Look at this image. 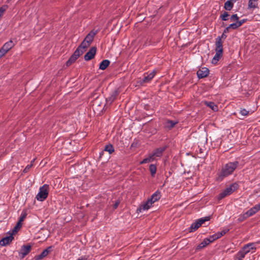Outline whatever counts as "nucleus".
Instances as JSON below:
<instances>
[{"instance_id":"nucleus-1","label":"nucleus","mask_w":260,"mask_h":260,"mask_svg":"<svg viewBox=\"0 0 260 260\" xmlns=\"http://www.w3.org/2000/svg\"><path fill=\"white\" fill-rule=\"evenodd\" d=\"M238 161L234 162H229L225 164L222 168L221 171L218 174V178L222 179L230 175H231L239 165Z\"/></svg>"},{"instance_id":"nucleus-2","label":"nucleus","mask_w":260,"mask_h":260,"mask_svg":"<svg viewBox=\"0 0 260 260\" xmlns=\"http://www.w3.org/2000/svg\"><path fill=\"white\" fill-rule=\"evenodd\" d=\"M49 192V185L44 184L39 189V191L36 198L40 201H43L47 199Z\"/></svg>"},{"instance_id":"nucleus-3","label":"nucleus","mask_w":260,"mask_h":260,"mask_svg":"<svg viewBox=\"0 0 260 260\" xmlns=\"http://www.w3.org/2000/svg\"><path fill=\"white\" fill-rule=\"evenodd\" d=\"M238 184L237 183H234L230 185L229 187H226L223 191L220 193L218 195V199L221 200L225 197L232 194L235 190L238 189Z\"/></svg>"},{"instance_id":"nucleus-4","label":"nucleus","mask_w":260,"mask_h":260,"mask_svg":"<svg viewBox=\"0 0 260 260\" xmlns=\"http://www.w3.org/2000/svg\"><path fill=\"white\" fill-rule=\"evenodd\" d=\"M31 250L30 245H23L21 246V249L19 252V256L21 259H23L27 255Z\"/></svg>"},{"instance_id":"nucleus-5","label":"nucleus","mask_w":260,"mask_h":260,"mask_svg":"<svg viewBox=\"0 0 260 260\" xmlns=\"http://www.w3.org/2000/svg\"><path fill=\"white\" fill-rule=\"evenodd\" d=\"M83 54V52H79L78 50H76L72 55L70 57L69 60L66 62L67 66H71L74 63L77 58Z\"/></svg>"},{"instance_id":"nucleus-6","label":"nucleus","mask_w":260,"mask_h":260,"mask_svg":"<svg viewBox=\"0 0 260 260\" xmlns=\"http://www.w3.org/2000/svg\"><path fill=\"white\" fill-rule=\"evenodd\" d=\"M155 75V72L153 71L149 74L145 73L144 74V77L143 79H140L139 81V83L141 85L144 83H149L153 79Z\"/></svg>"},{"instance_id":"nucleus-7","label":"nucleus","mask_w":260,"mask_h":260,"mask_svg":"<svg viewBox=\"0 0 260 260\" xmlns=\"http://www.w3.org/2000/svg\"><path fill=\"white\" fill-rule=\"evenodd\" d=\"M255 244L254 243H250L245 245L241 250L244 251L246 254L249 252L253 253L256 250Z\"/></svg>"},{"instance_id":"nucleus-8","label":"nucleus","mask_w":260,"mask_h":260,"mask_svg":"<svg viewBox=\"0 0 260 260\" xmlns=\"http://www.w3.org/2000/svg\"><path fill=\"white\" fill-rule=\"evenodd\" d=\"M52 250L53 247L52 246H49L46 249L44 250L40 254L36 255L34 258L35 260H41L44 257H46Z\"/></svg>"},{"instance_id":"nucleus-9","label":"nucleus","mask_w":260,"mask_h":260,"mask_svg":"<svg viewBox=\"0 0 260 260\" xmlns=\"http://www.w3.org/2000/svg\"><path fill=\"white\" fill-rule=\"evenodd\" d=\"M96 52V47H92L85 54L84 58L85 60L88 61L94 58Z\"/></svg>"},{"instance_id":"nucleus-10","label":"nucleus","mask_w":260,"mask_h":260,"mask_svg":"<svg viewBox=\"0 0 260 260\" xmlns=\"http://www.w3.org/2000/svg\"><path fill=\"white\" fill-rule=\"evenodd\" d=\"M166 149V146L159 147L155 149L152 153H150L153 159H154L155 157H160Z\"/></svg>"},{"instance_id":"nucleus-11","label":"nucleus","mask_w":260,"mask_h":260,"mask_svg":"<svg viewBox=\"0 0 260 260\" xmlns=\"http://www.w3.org/2000/svg\"><path fill=\"white\" fill-rule=\"evenodd\" d=\"M152 204V203H151V202L149 200H147L146 202L143 204H141L140 206V207L137 210V212H142L143 211L148 210L151 206Z\"/></svg>"},{"instance_id":"nucleus-12","label":"nucleus","mask_w":260,"mask_h":260,"mask_svg":"<svg viewBox=\"0 0 260 260\" xmlns=\"http://www.w3.org/2000/svg\"><path fill=\"white\" fill-rule=\"evenodd\" d=\"M260 210V204L255 205L254 207L250 208L246 212V215L247 216H252L258 211Z\"/></svg>"},{"instance_id":"nucleus-13","label":"nucleus","mask_w":260,"mask_h":260,"mask_svg":"<svg viewBox=\"0 0 260 260\" xmlns=\"http://www.w3.org/2000/svg\"><path fill=\"white\" fill-rule=\"evenodd\" d=\"M209 73V70L207 68H202L197 72V75L199 79L207 77Z\"/></svg>"},{"instance_id":"nucleus-14","label":"nucleus","mask_w":260,"mask_h":260,"mask_svg":"<svg viewBox=\"0 0 260 260\" xmlns=\"http://www.w3.org/2000/svg\"><path fill=\"white\" fill-rule=\"evenodd\" d=\"M161 198V193L160 191L157 190L155 191L153 194H152L151 197L148 200H149L151 203H154V202L158 201Z\"/></svg>"},{"instance_id":"nucleus-15","label":"nucleus","mask_w":260,"mask_h":260,"mask_svg":"<svg viewBox=\"0 0 260 260\" xmlns=\"http://www.w3.org/2000/svg\"><path fill=\"white\" fill-rule=\"evenodd\" d=\"M14 239V237L12 235L7 236L0 240V245L6 246L9 244Z\"/></svg>"},{"instance_id":"nucleus-16","label":"nucleus","mask_w":260,"mask_h":260,"mask_svg":"<svg viewBox=\"0 0 260 260\" xmlns=\"http://www.w3.org/2000/svg\"><path fill=\"white\" fill-rule=\"evenodd\" d=\"M223 41L219 38H217L215 41V51L223 52Z\"/></svg>"},{"instance_id":"nucleus-17","label":"nucleus","mask_w":260,"mask_h":260,"mask_svg":"<svg viewBox=\"0 0 260 260\" xmlns=\"http://www.w3.org/2000/svg\"><path fill=\"white\" fill-rule=\"evenodd\" d=\"M211 242H212L211 241L210 238H206L200 244H199L197 246L196 250H200L202 248H203Z\"/></svg>"},{"instance_id":"nucleus-18","label":"nucleus","mask_w":260,"mask_h":260,"mask_svg":"<svg viewBox=\"0 0 260 260\" xmlns=\"http://www.w3.org/2000/svg\"><path fill=\"white\" fill-rule=\"evenodd\" d=\"M90 44L87 43L84 40L82 42L81 44L78 46L76 50H78L79 52L85 51L86 49L89 46Z\"/></svg>"},{"instance_id":"nucleus-19","label":"nucleus","mask_w":260,"mask_h":260,"mask_svg":"<svg viewBox=\"0 0 260 260\" xmlns=\"http://www.w3.org/2000/svg\"><path fill=\"white\" fill-rule=\"evenodd\" d=\"M96 31L94 32L93 31H91L85 37L84 40L90 44L93 40L94 37L96 34Z\"/></svg>"},{"instance_id":"nucleus-20","label":"nucleus","mask_w":260,"mask_h":260,"mask_svg":"<svg viewBox=\"0 0 260 260\" xmlns=\"http://www.w3.org/2000/svg\"><path fill=\"white\" fill-rule=\"evenodd\" d=\"M236 2V0H228L224 5V9L226 11L231 10L234 6V3Z\"/></svg>"},{"instance_id":"nucleus-21","label":"nucleus","mask_w":260,"mask_h":260,"mask_svg":"<svg viewBox=\"0 0 260 260\" xmlns=\"http://www.w3.org/2000/svg\"><path fill=\"white\" fill-rule=\"evenodd\" d=\"M118 94V92L117 90H114L110 95L106 99V101L107 103H109L110 104L112 103L116 98Z\"/></svg>"},{"instance_id":"nucleus-22","label":"nucleus","mask_w":260,"mask_h":260,"mask_svg":"<svg viewBox=\"0 0 260 260\" xmlns=\"http://www.w3.org/2000/svg\"><path fill=\"white\" fill-rule=\"evenodd\" d=\"M222 54H223V52H219L218 51H216L215 55L212 58L211 62L213 64H216L217 63V62L219 61V60L220 59V58L222 56Z\"/></svg>"},{"instance_id":"nucleus-23","label":"nucleus","mask_w":260,"mask_h":260,"mask_svg":"<svg viewBox=\"0 0 260 260\" xmlns=\"http://www.w3.org/2000/svg\"><path fill=\"white\" fill-rule=\"evenodd\" d=\"M15 45V43L12 40L6 42L3 46V47L5 50L8 52L11 48H12Z\"/></svg>"},{"instance_id":"nucleus-24","label":"nucleus","mask_w":260,"mask_h":260,"mask_svg":"<svg viewBox=\"0 0 260 260\" xmlns=\"http://www.w3.org/2000/svg\"><path fill=\"white\" fill-rule=\"evenodd\" d=\"M110 63V61L109 60H103L100 64L99 69L102 70H104L109 66Z\"/></svg>"},{"instance_id":"nucleus-25","label":"nucleus","mask_w":260,"mask_h":260,"mask_svg":"<svg viewBox=\"0 0 260 260\" xmlns=\"http://www.w3.org/2000/svg\"><path fill=\"white\" fill-rule=\"evenodd\" d=\"M246 255L244 251L240 250L235 256L234 260H243Z\"/></svg>"},{"instance_id":"nucleus-26","label":"nucleus","mask_w":260,"mask_h":260,"mask_svg":"<svg viewBox=\"0 0 260 260\" xmlns=\"http://www.w3.org/2000/svg\"><path fill=\"white\" fill-rule=\"evenodd\" d=\"M205 104L210 107L213 111H217L218 110V107L216 105L214 104V103L212 102H205Z\"/></svg>"},{"instance_id":"nucleus-27","label":"nucleus","mask_w":260,"mask_h":260,"mask_svg":"<svg viewBox=\"0 0 260 260\" xmlns=\"http://www.w3.org/2000/svg\"><path fill=\"white\" fill-rule=\"evenodd\" d=\"M201 226V224L200 223H199V222H198L197 220L192 223L190 226V230H189V232H194L195 231H196L199 228H200Z\"/></svg>"},{"instance_id":"nucleus-28","label":"nucleus","mask_w":260,"mask_h":260,"mask_svg":"<svg viewBox=\"0 0 260 260\" xmlns=\"http://www.w3.org/2000/svg\"><path fill=\"white\" fill-rule=\"evenodd\" d=\"M104 151L108 152L111 154L114 152V148L112 144H109L105 146Z\"/></svg>"},{"instance_id":"nucleus-29","label":"nucleus","mask_w":260,"mask_h":260,"mask_svg":"<svg viewBox=\"0 0 260 260\" xmlns=\"http://www.w3.org/2000/svg\"><path fill=\"white\" fill-rule=\"evenodd\" d=\"M149 171L152 176H154L156 171V166L155 165L151 164L149 166Z\"/></svg>"},{"instance_id":"nucleus-30","label":"nucleus","mask_w":260,"mask_h":260,"mask_svg":"<svg viewBox=\"0 0 260 260\" xmlns=\"http://www.w3.org/2000/svg\"><path fill=\"white\" fill-rule=\"evenodd\" d=\"M221 236L220 232H217V233L210 236L209 238H210L212 242H213L214 240L218 239V238H220Z\"/></svg>"},{"instance_id":"nucleus-31","label":"nucleus","mask_w":260,"mask_h":260,"mask_svg":"<svg viewBox=\"0 0 260 260\" xmlns=\"http://www.w3.org/2000/svg\"><path fill=\"white\" fill-rule=\"evenodd\" d=\"M154 159L151 156V154L150 153L149 154V156L148 157L144 158L142 161H141L140 164H146L147 162H149L150 161H153Z\"/></svg>"},{"instance_id":"nucleus-32","label":"nucleus","mask_w":260,"mask_h":260,"mask_svg":"<svg viewBox=\"0 0 260 260\" xmlns=\"http://www.w3.org/2000/svg\"><path fill=\"white\" fill-rule=\"evenodd\" d=\"M228 16L229 14L227 12L224 11L222 14L220 15V17L223 21H226L228 20Z\"/></svg>"},{"instance_id":"nucleus-33","label":"nucleus","mask_w":260,"mask_h":260,"mask_svg":"<svg viewBox=\"0 0 260 260\" xmlns=\"http://www.w3.org/2000/svg\"><path fill=\"white\" fill-rule=\"evenodd\" d=\"M210 219V216H206L204 218H201L197 220L199 223H200L201 225L203 224L205 221H209Z\"/></svg>"},{"instance_id":"nucleus-34","label":"nucleus","mask_w":260,"mask_h":260,"mask_svg":"<svg viewBox=\"0 0 260 260\" xmlns=\"http://www.w3.org/2000/svg\"><path fill=\"white\" fill-rule=\"evenodd\" d=\"M248 217H249V216H246L245 212L244 214L239 215V218H238V221H239V222H242Z\"/></svg>"},{"instance_id":"nucleus-35","label":"nucleus","mask_w":260,"mask_h":260,"mask_svg":"<svg viewBox=\"0 0 260 260\" xmlns=\"http://www.w3.org/2000/svg\"><path fill=\"white\" fill-rule=\"evenodd\" d=\"M35 161V159L32 160V161H31V162L29 165H28L25 168V169L23 170V172L24 173H27L29 170H30V169L33 166V162H34Z\"/></svg>"},{"instance_id":"nucleus-36","label":"nucleus","mask_w":260,"mask_h":260,"mask_svg":"<svg viewBox=\"0 0 260 260\" xmlns=\"http://www.w3.org/2000/svg\"><path fill=\"white\" fill-rule=\"evenodd\" d=\"M176 123H177V122H175L172 120H168L167 121V127L169 128H172Z\"/></svg>"},{"instance_id":"nucleus-37","label":"nucleus","mask_w":260,"mask_h":260,"mask_svg":"<svg viewBox=\"0 0 260 260\" xmlns=\"http://www.w3.org/2000/svg\"><path fill=\"white\" fill-rule=\"evenodd\" d=\"M239 27L237 22H234L229 25V28H230L231 29H236Z\"/></svg>"},{"instance_id":"nucleus-38","label":"nucleus","mask_w":260,"mask_h":260,"mask_svg":"<svg viewBox=\"0 0 260 260\" xmlns=\"http://www.w3.org/2000/svg\"><path fill=\"white\" fill-rule=\"evenodd\" d=\"M239 18L237 14H234L232 15V16L230 18V20L231 21H233L234 22H238Z\"/></svg>"},{"instance_id":"nucleus-39","label":"nucleus","mask_w":260,"mask_h":260,"mask_svg":"<svg viewBox=\"0 0 260 260\" xmlns=\"http://www.w3.org/2000/svg\"><path fill=\"white\" fill-rule=\"evenodd\" d=\"M26 215H27L26 213L25 212L23 211L19 217L18 221L22 222L24 221V220L25 219V218H26Z\"/></svg>"},{"instance_id":"nucleus-40","label":"nucleus","mask_w":260,"mask_h":260,"mask_svg":"<svg viewBox=\"0 0 260 260\" xmlns=\"http://www.w3.org/2000/svg\"><path fill=\"white\" fill-rule=\"evenodd\" d=\"M240 113V114H241L242 115L245 116H247L249 114V111H247L245 109H241Z\"/></svg>"},{"instance_id":"nucleus-41","label":"nucleus","mask_w":260,"mask_h":260,"mask_svg":"<svg viewBox=\"0 0 260 260\" xmlns=\"http://www.w3.org/2000/svg\"><path fill=\"white\" fill-rule=\"evenodd\" d=\"M7 52H8L6 51L5 49L2 47V48L0 49V58L2 57Z\"/></svg>"},{"instance_id":"nucleus-42","label":"nucleus","mask_w":260,"mask_h":260,"mask_svg":"<svg viewBox=\"0 0 260 260\" xmlns=\"http://www.w3.org/2000/svg\"><path fill=\"white\" fill-rule=\"evenodd\" d=\"M248 7L250 8H255L257 7V6H256V5L253 4V2L250 1L249 0Z\"/></svg>"},{"instance_id":"nucleus-43","label":"nucleus","mask_w":260,"mask_h":260,"mask_svg":"<svg viewBox=\"0 0 260 260\" xmlns=\"http://www.w3.org/2000/svg\"><path fill=\"white\" fill-rule=\"evenodd\" d=\"M120 201L119 200H117L115 203H114V205H113V208L114 210L116 209L118 205H119L120 204Z\"/></svg>"},{"instance_id":"nucleus-44","label":"nucleus","mask_w":260,"mask_h":260,"mask_svg":"<svg viewBox=\"0 0 260 260\" xmlns=\"http://www.w3.org/2000/svg\"><path fill=\"white\" fill-rule=\"evenodd\" d=\"M246 19H242L238 21L237 23L239 26H241L244 22H245Z\"/></svg>"},{"instance_id":"nucleus-45","label":"nucleus","mask_w":260,"mask_h":260,"mask_svg":"<svg viewBox=\"0 0 260 260\" xmlns=\"http://www.w3.org/2000/svg\"><path fill=\"white\" fill-rule=\"evenodd\" d=\"M229 231V229H225L223 230L222 231L220 232L221 236L224 235L226 233H227Z\"/></svg>"},{"instance_id":"nucleus-46","label":"nucleus","mask_w":260,"mask_h":260,"mask_svg":"<svg viewBox=\"0 0 260 260\" xmlns=\"http://www.w3.org/2000/svg\"><path fill=\"white\" fill-rule=\"evenodd\" d=\"M226 37H227V36L225 35V33H224L223 32V33L221 35V36H219L217 38H219L221 39V40H222V39L225 40L226 38Z\"/></svg>"},{"instance_id":"nucleus-47","label":"nucleus","mask_w":260,"mask_h":260,"mask_svg":"<svg viewBox=\"0 0 260 260\" xmlns=\"http://www.w3.org/2000/svg\"><path fill=\"white\" fill-rule=\"evenodd\" d=\"M230 28H229V26L226 27L223 30V32L225 34L228 33L230 31Z\"/></svg>"},{"instance_id":"nucleus-48","label":"nucleus","mask_w":260,"mask_h":260,"mask_svg":"<svg viewBox=\"0 0 260 260\" xmlns=\"http://www.w3.org/2000/svg\"><path fill=\"white\" fill-rule=\"evenodd\" d=\"M22 222L18 221L16 225H17V227H18V229H20L22 226Z\"/></svg>"},{"instance_id":"nucleus-49","label":"nucleus","mask_w":260,"mask_h":260,"mask_svg":"<svg viewBox=\"0 0 260 260\" xmlns=\"http://www.w3.org/2000/svg\"><path fill=\"white\" fill-rule=\"evenodd\" d=\"M5 10H6V9L4 7L0 8V13H1V14H3L4 11H5Z\"/></svg>"},{"instance_id":"nucleus-50","label":"nucleus","mask_w":260,"mask_h":260,"mask_svg":"<svg viewBox=\"0 0 260 260\" xmlns=\"http://www.w3.org/2000/svg\"><path fill=\"white\" fill-rule=\"evenodd\" d=\"M87 258L85 256H82L79 257L77 260H86Z\"/></svg>"},{"instance_id":"nucleus-51","label":"nucleus","mask_w":260,"mask_h":260,"mask_svg":"<svg viewBox=\"0 0 260 260\" xmlns=\"http://www.w3.org/2000/svg\"><path fill=\"white\" fill-rule=\"evenodd\" d=\"M18 229V227H17V225H16L14 228L13 231L16 232Z\"/></svg>"},{"instance_id":"nucleus-52","label":"nucleus","mask_w":260,"mask_h":260,"mask_svg":"<svg viewBox=\"0 0 260 260\" xmlns=\"http://www.w3.org/2000/svg\"><path fill=\"white\" fill-rule=\"evenodd\" d=\"M250 1L252 2H257L258 0H249Z\"/></svg>"},{"instance_id":"nucleus-53","label":"nucleus","mask_w":260,"mask_h":260,"mask_svg":"<svg viewBox=\"0 0 260 260\" xmlns=\"http://www.w3.org/2000/svg\"><path fill=\"white\" fill-rule=\"evenodd\" d=\"M3 15V14H1V13H0V18L1 17V16Z\"/></svg>"}]
</instances>
